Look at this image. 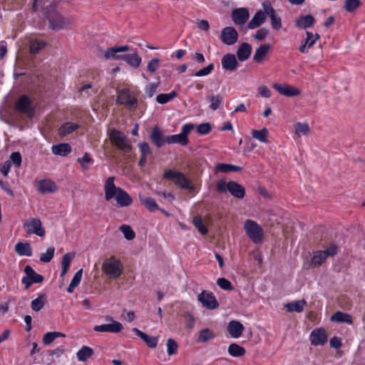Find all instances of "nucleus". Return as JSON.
<instances>
[{"mask_svg":"<svg viewBox=\"0 0 365 365\" xmlns=\"http://www.w3.org/2000/svg\"><path fill=\"white\" fill-rule=\"evenodd\" d=\"M115 177H109L104 184L105 200L110 201L115 198L120 207H128L133 203V199L123 188L116 187L114 183Z\"/></svg>","mask_w":365,"mask_h":365,"instance_id":"1","label":"nucleus"},{"mask_svg":"<svg viewBox=\"0 0 365 365\" xmlns=\"http://www.w3.org/2000/svg\"><path fill=\"white\" fill-rule=\"evenodd\" d=\"M43 11V15L49 21L50 28L53 30L66 29L73 22L72 18L65 17L58 13L53 4L44 7Z\"/></svg>","mask_w":365,"mask_h":365,"instance_id":"2","label":"nucleus"},{"mask_svg":"<svg viewBox=\"0 0 365 365\" xmlns=\"http://www.w3.org/2000/svg\"><path fill=\"white\" fill-rule=\"evenodd\" d=\"M101 269L110 279H116L123 274V265L119 259L112 256L104 260Z\"/></svg>","mask_w":365,"mask_h":365,"instance_id":"3","label":"nucleus"},{"mask_svg":"<svg viewBox=\"0 0 365 365\" xmlns=\"http://www.w3.org/2000/svg\"><path fill=\"white\" fill-rule=\"evenodd\" d=\"M216 190L219 193L229 191L233 197L237 199H242L245 196V189L235 181H230L227 183L223 180L218 181L216 185Z\"/></svg>","mask_w":365,"mask_h":365,"instance_id":"4","label":"nucleus"},{"mask_svg":"<svg viewBox=\"0 0 365 365\" xmlns=\"http://www.w3.org/2000/svg\"><path fill=\"white\" fill-rule=\"evenodd\" d=\"M108 135L111 144L118 149L126 153L132 150L133 147L130 140L123 133L113 129L110 131Z\"/></svg>","mask_w":365,"mask_h":365,"instance_id":"5","label":"nucleus"},{"mask_svg":"<svg viewBox=\"0 0 365 365\" xmlns=\"http://www.w3.org/2000/svg\"><path fill=\"white\" fill-rule=\"evenodd\" d=\"M244 229L247 237L255 244L263 241L264 231L262 227L255 221L247 220L245 222Z\"/></svg>","mask_w":365,"mask_h":365,"instance_id":"6","label":"nucleus"},{"mask_svg":"<svg viewBox=\"0 0 365 365\" xmlns=\"http://www.w3.org/2000/svg\"><path fill=\"white\" fill-rule=\"evenodd\" d=\"M163 178L172 180L179 187L194 190L195 187L191 185L190 182L185 178L182 173L175 171L174 170H168L163 174Z\"/></svg>","mask_w":365,"mask_h":365,"instance_id":"7","label":"nucleus"},{"mask_svg":"<svg viewBox=\"0 0 365 365\" xmlns=\"http://www.w3.org/2000/svg\"><path fill=\"white\" fill-rule=\"evenodd\" d=\"M337 246L335 244H331L327 250H319L314 252L311 264L314 267L321 266L328 257H333L337 252Z\"/></svg>","mask_w":365,"mask_h":365,"instance_id":"8","label":"nucleus"},{"mask_svg":"<svg viewBox=\"0 0 365 365\" xmlns=\"http://www.w3.org/2000/svg\"><path fill=\"white\" fill-rule=\"evenodd\" d=\"M15 110L31 118L34 115L35 109L32 106L31 98L26 95L20 96L15 103Z\"/></svg>","mask_w":365,"mask_h":365,"instance_id":"9","label":"nucleus"},{"mask_svg":"<svg viewBox=\"0 0 365 365\" xmlns=\"http://www.w3.org/2000/svg\"><path fill=\"white\" fill-rule=\"evenodd\" d=\"M24 228L28 235L35 234L43 237L46 234L42 222L38 218H30L24 224Z\"/></svg>","mask_w":365,"mask_h":365,"instance_id":"10","label":"nucleus"},{"mask_svg":"<svg viewBox=\"0 0 365 365\" xmlns=\"http://www.w3.org/2000/svg\"><path fill=\"white\" fill-rule=\"evenodd\" d=\"M117 103L131 108L137 105L138 100L130 90L123 88L118 91Z\"/></svg>","mask_w":365,"mask_h":365,"instance_id":"11","label":"nucleus"},{"mask_svg":"<svg viewBox=\"0 0 365 365\" xmlns=\"http://www.w3.org/2000/svg\"><path fill=\"white\" fill-rule=\"evenodd\" d=\"M197 299L204 307L208 309H215L219 307V303L212 292L203 290L197 296Z\"/></svg>","mask_w":365,"mask_h":365,"instance_id":"12","label":"nucleus"},{"mask_svg":"<svg viewBox=\"0 0 365 365\" xmlns=\"http://www.w3.org/2000/svg\"><path fill=\"white\" fill-rule=\"evenodd\" d=\"M270 3L269 1H264L262 4L263 9L258 11L255 16L252 17L251 21L248 23V28L254 29L260 26L266 20L267 16L269 15V12L267 11L266 4Z\"/></svg>","mask_w":365,"mask_h":365,"instance_id":"13","label":"nucleus"},{"mask_svg":"<svg viewBox=\"0 0 365 365\" xmlns=\"http://www.w3.org/2000/svg\"><path fill=\"white\" fill-rule=\"evenodd\" d=\"M238 39V33L236 29L231 26L224 28L221 31V41L228 46L235 44Z\"/></svg>","mask_w":365,"mask_h":365,"instance_id":"14","label":"nucleus"},{"mask_svg":"<svg viewBox=\"0 0 365 365\" xmlns=\"http://www.w3.org/2000/svg\"><path fill=\"white\" fill-rule=\"evenodd\" d=\"M106 320L113 323L95 326L93 330L97 332L119 333L123 329L122 324L113 321L112 317H107Z\"/></svg>","mask_w":365,"mask_h":365,"instance_id":"15","label":"nucleus"},{"mask_svg":"<svg viewBox=\"0 0 365 365\" xmlns=\"http://www.w3.org/2000/svg\"><path fill=\"white\" fill-rule=\"evenodd\" d=\"M310 341L314 346L324 345L327 341V335L324 329L319 328L313 330L310 334Z\"/></svg>","mask_w":365,"mask_h":365,"instance_id":"16","label":"nucleus"},{"mask_svg":"<svg viewBox=\"0 0 365 365\" xmlns=\"http://www.w3.org/2000/svg\"><path fill=\"white\" fill-rule=\"evenodd\" d=\"M232 19L237 25L245 24L250 17L249 11L245 8L235 9L232 11Z\"/></svg>","mask_w":365,"mask_h":365,"instance_id":"17","label":"nucleus"},{"mask_svg":"<svg viewBox=\"0 0 365 365\" xmlns=\"http://www.w3.org/2000/svg\"><path fill=\"white\" fill-rule=\"evenodd\" d=\"M273 88L281 95L293 97L300 94L299 89L294 88L289 85L287 84H278L275 83L273 85Z\"/></svg>","mask_w":365,"mask_h":365,"instance_id":"18","label":"nucleus"},{"mask_svg":"<svg viewBox=\"0 0 365 365\" xmlns=\"http://www.w3.org/2000/svg\"><path fill=\"white\" fill-rule=\"evenodd\" d=\"M243 324L238 321L232 320L229 322L227 329L232 338H239L244 331Z\"/></svg>","mask_w":365,"mask_h":365,"instance_id":"19","label":"nucleus"},{"mask_svg":"<svg viewBox=\"0 0 365 365\" xmlns=\"http://www.w3.org/2000/svg\"><path fill=\"white\" fill-rule=\"evenodd\" d=\"M222 68L226 71H233L238 66L237 61L234 54L227 53L222 58Z\"/></svg>","mask_w":365,"mask_h":365,"instance_id":"20","label":"nucleus"},{"mask_svg":"<svg viewBox=\"0 0 365 365\" xmlns=\"http://www.w3.org/2000/svg\"><path fill=\"white\" fill-rule=\"evenodd\" d=\"M271 49L270 44H262L258 47L253 56V61L257 63H262L264 61L269 50Z\"/></svg>","mask_w":365,"mask_h":365,"instance_id":"21","label":"nucleus"},{"mask_svg":"<svg viewBox=\"0 0 365 365\" xmlns=\"http://www.w3.org/2000/svg\"><path fill=\"white\" fill-rule=\"evenodd\" d=\"M130 48L128 45L110 47L105 51L104 56L108 60H118V53L129 51Z\"/></svg>","mask_w":365,"mask_h":365,"instance_id":"22","label":"nucleus"},{"mask_svg":"<svg viewBox=\"0 0 365 365\" xmlns=\"http://www.w3.org/2000/svg\"><path fill=\"white\" fill-rule=\"evenodd\" d=\"M138 147L140 151V158L138 161V165L143 168L147 163L148 157L152 155V151L148 143L146 142L139 143Z\"/></svg>","mask_w":365,"mask_h":365,"instance_id":"23","label":"nucleus"},{"mask_svg":"<svg viewBox=\"0 0 365 365\" xmlns=\"http://www.w3.org/2000/svg\"><path fill=\"white\" fill-rule=\"evenodd\" d=\"M267 7V11L269 12V16L271 20V24L274 29L279 30L282 28V20L281 18L276 15L275 11L273 9L271 3L265 4Z\"/></svg>","mask_w":365,"mask_h":365,"instance_id":"24","label":"nucleus"},{"mask_svg":"<svg viewBox=\"0 0 365 365\" xmlns=\"http://www.w3.org/2000/svg\"><path fill=\"white\" fill-rule=\"evenodd\" d=\"M37 189L42 194L54 192L57 190L55 183L50 180H40L38 182Z\"/></svg>","mask_w":365,"mask_h":365,"instance_id":"25","label":"nucleus"},{"mask_svg":"<svg viewBox=\"0 0 365 365\" xmlns=\"http://www.w3.org/2000/svg\"><path fill=\"white\" fill-rule=\"evenodd\" d=\"M252 53V46L248 43H242L237 51V56L240 61L248 59Z\"/></svg>","mask_w":365,"mask_h":365,"instance_id":"26","label":"nucleus"},{"mask_svg":"<svg viewBox=\"0 0 365 365\" xmlns=\"http://www.w3.org/2000/svg\"><path fill=\"white\" fill-rule=\"evenodd\" d=\"M315 21L314 17L311 14L299 16L296 20V26L302 29L311 27Z\"/></svg>","mask_w":365,"mask_h":365,"instance_id":"27","label":"nucleus"},{"mask_svg":"<svg viewBox=\"0 0 365 365\" xmlns=\"http://www.w3.org/2000/svg\"><path fill=\"white\" fill-rule=\"evenodd\" d=\"M150 138L158 148H161L166 143L162 131L157 126L153 128Z\"/></svg>","mask_w":365,"mask_h":365,"instance_id":"28","label":"nucleus"},{"mask_svg":"<svg viewBox=\"0 0 365 365\" xmlns=\"http://www.w3.org/2000/svg\"><path fill=\"white\" fill-rule=\"evenodd\" d=\"M133 331L142 339L150 348H155L158 344V339L155 336H149L145 333L141 331L138 328H133Z\"/></svg>","mask_w":365,"mask_h":365,"instance_id":"29","label":"nucleus"},{"mask_svg":"<svg viewBox=\"0 0 365 365\" xmlns=\"http://www.w3.org/2000/svg\"><path fill=\"white\" fill-rule=\"evenodd\" d=\"M307 304V302L304 299L293 301L289 302L284 305L288 312H297L300 313L303 312L304 307Z\"/></svg>","mask_w":365,"mask_h":365,"instance_id":"30","label":"nucleus"},{"mask_svg":"<svg viewBox=\"0 0 365 365\" xmlns=\"http://www.w3.org/2000/svg\"><path fill=\"white\" fill-rule=\"evenodd\" d=\"M51 150L54 155L66 156L71 152V147L68 143H60L53 145Z\"/></svg>","mask_w":365,"mask_h":365,"instance_id":"31","label":"nucleus"},{"mask_svg":"<svg viewBox=\"0 0 365 365\" xmlns=\"http://www.w3.org/2000/svg\"><path fill=\"white\" fill-rule=\"evenodd\" d=\"M216 336L215 332L208 329L205 328L199 331V335L197 339V343H206L210 340L215 339Z\"/></svg>","mask_w":365,"mask_h":365,"instance_id":"32","label":"nucleus"},{"mask_svg":"<svg viewBox=\"0 0 365 365\" xmlns=\"http://www.w3.org/2000/svg\"><path fill=\"white\" fill-rule=\"evenodd\" d=\"M252 136L254 139L262 143H268L269 130L266 128L261 130H252Z\"/></svg>","mask_w":365,"mask_h":365,"instance_id":"33","label":"nucleus"},{"mask_svg":"<svg viewBox=\"0 0 365 365\" xmlns=\"http://www.w3.org/2000/svg\"><path fill=\"white\" fill-rule=\"evenodd\" d=\"M15 251L21 256L31 257L32 249L29 243L18 242L15 245Z\"/></svg>","mask_w":365,"mask_h":365,"instance_id":"34","label":"nucleus"},{"mask_svg":"<svg viewBox=\"0 0 365 365\" xmlns=\"http://www.w3.org/2000/svg\"><path fill=\"white\" fill-rule=\"evenodd\" d=\"M24 272L26 277L30 279L34 283H41L43 281V277L36 273L29 265L25 267Z\"/></svg>","mask_w":365,"mask_h":365,"instance_id":"35","label":"nucleus"},{"mask_svg":"<svg viewBox=\"0 0 365 365\" xmlns=\"http://www.w3.org/2000/svg\"><path fill=\"white\" fill-rule=\"evenodd\" d=\"M207 100L210 103L209 108L212 110H216L222 102V97L220 95L210 93L207 96Z\"/></svg>","mask_w":365,"mask_h":365,"instance_id":"36","label":"nucleus"},{"mask_svg":"<svg viewBox=\"0 0 365 365\" xmlns=\"http://www.w3.org/2000/svg\"><path fill=\"white\" fill-rule=\"evenodd\" d=\"M215 170L218 172L227 173L230 172H240L242 170V168L237 165L226 163H218L215 166Z\"/></svg>","mask_w":365,"mask_h":365,"instance_id":"37","label":"nucleus"},{"mask_svg":"<svg viewBox=\"0 0 365 365\" xmlns=\"http://www.w3.org/2000/svg\"><path fill=\"white\" fill-rule=\"evenodd\" d=\"M165 141L168 144L178 143L181 145H187L189 143V139L184 138L181 133L177 135H169L165 138Z\"/></svg>","mask_w":365,"mask_h":365,"instance_id":"38","label":"nucleus"},{"mask_svg":"<svg viewBox=\"0 0 365 365\" xmlns=\"http://www.w3.org/2000/svg\"><path fill=\"white\" fill-rule=\"evenodd\" d=\"M228 354L233 357H240L245 354V349L237 344H231L227 349Z\"/></svg>","mask_w":365,"mask_h":365,"instance_id":"39","label":"nucleus"},{"mask_svg":"<svg viewBox=\"0 0 365 365\" xmlns=\"http://www.w3.org/2000/svg\"><path fill=\"white\" fill-rule=\"evenodd\" d=\"M75 256V253L68 252L63 255L62 261H61V277H63L68 272L69 269L70 264Z\"/></svg>","mask_w":365,"mask_h":365,"instance_id":"40","label":"nucleus"},{"mask_svg":"<svg viewBox=\"0 0 365 365\" xmlns=\"http://www.w3.org/2000/svg\"><path fill=\"white\" fill-rule=\"evenodd\" d=\"M78 128V125L71 122L63 123L58 129V133L61 137H64Z\"/></svg>","mask_w":365,"mask_h":365,"instance_id":"41","label":"nucleus"},{"mask_svg":"<svg viewBox=\"0 0 365 365\" xmlns=\"http://www.w3.org/2000/svg\"><path fill=\"white\" fill-rule=\"evenodd\" d=\"M331 320L338 322H346L349 324H351L353 322L352 317L350 314L343 313L341 312H336V313H334L331 316Z\"/></svg>","mask_w":365,"mask_h":365,"instance_id":"42","label":"nucleus"},{"mask_svg":"<svg viewBox=\"0 0 365 365\" xmlns=\"http://www.w3.org/2000/svg\"><path fill=\"white\" fill-rule=\"evenodd\" d=\"M93 354V350L87 346H83L78 352L77 357L81 361H85Z\"/></svg>","mask_w":365,"mask_h":365,"instance_id":"43","label":"nucleus"},{"mask_svg":"<svg viewBox=\"0 0 365 365\" xmlns=\"http://www.w3.org/2000/svg\"><path fill=\"white\" fill-rule=\"evenodd\" d=\"M46 302V298L44 294H40L36 299L31 303V309L34 312H39L42 309Z\"/></svg>","mask_w":365,"mask_h":365,"instance_id":"44","label":"nucleus"},{"mask_svg":"<svg viewBox=\"0 0 365 365\" xmlns=\"http://www.w3.org/2000/svg\"><path fill=\"white\" fill-rule=\"evenodd\" d=\"M294 133L297 137L302 135H308L310 133V128L307 123H297L294 125Z\"/></svg>","mask_w":365,"mask_h":365,"instance_id":"45","label":"nucleus"},{"mask_svg":"<svg viewBox=\"0 0 365 365\" xmlns=\"http://www.w3.org/2000/svg\"><path fill=\"white\" fill-rule=\"evenodd\" d=\"M125 62L133 68H138L141 63L142 58L138 53L128 54Z\"/></svg>","mask_w":365,"mask_h":365,"instance_id":"46","label":"nucleus"},{"mask_svg":"<svg viewBox=\"0 0 365 365\" xmlns=\"http://www.w3.org/2000/svg\"><path fill=\"white\" fill-rule=\"evenodd\" d=\"M83 276V269H79L73 277L68 287L67 288V292L69 293H72L74 289L79 284L81 278Z\"/></svg>","mask_w":365,"mask_h":365,"instance_id":"47","label":"nucleus"},{"mask_svg":"<svg viewBox=\"0 0 365 365\" xmlns=\"http://www.w3.org/2000/svg\"><path fill=\"white\" fill-rule=\"evenodd\" d=\"M46 43L39 40H31L29 42L30 53L31 54H36L39 52L40 50L44 48Z\"/></svg>","mask_w":365,"mask_h":365,"instance_id":"48","label":"nucleus"},{"mask_svg":"<svg viewBox=\"0 0 365 365\" xmlns=\"http://www.w3.org/2000/svg\"><path fill=\"white\" fill-rule=\"evenodd\" d=\"M177 95V93L174 91L170 93H160L157 96L156 101L160 104H165L175 98Z\"/></svg>","mask_w":365,"mask_h":365,"instance_id":"49","label":"nucleus"},{"mask_svg":"<svg viewBox=\"0 0 365 365\" xmlns=\"http://www.w3.org/2000/svg\"><path fill=\"white\" fill-rule=\"evenodd\" d=\"M140 202L150 212H154L159 209L155 200L152 197L141 198Z\"/></svg>","mask_w":365,"mask_h":365,"instance_id":"50","label":"nucleus"},{"mask_svg":"<svg viewBox=\"0 0 365 365\" xmlns=\"http://www.w3.org/2000/svg\"><path fill=\"white\" fill-rule=\"evenodd\" d=\"M192 223L202 235H205L207 234L208 230L204 225L202 217L200 216H195L192 220Z\"/></svg>","mask_w":365,"mask_h":365,"instance_id":"51","label":"nucleus"},{"mask_svg":"<svg viewBox=\"0 0 365 365\" xmlns=\"http://www.w3.org/2000/svg\"><path fill=\"white\" fill-rule=\"evenodd\" d=\"M320 38V36L318 34L314 35L309 31L306 32V38L302 42L308 46V48H311L316 43L317 40Z\"/></svg>","mask_w":365,"mask_h":365,"instance_id":"52","label":"nucleus"},{"mask_svg":"<svg viewBox=\"0 0 365 365\" xmlns=\"http://www.w3.org/2000/svg\"><path fill=\"white\" fill-rule=\"evenodd\" d=\"M119 230L123 232L124 237L128 240H132L135 237V232L129 225H123L119 227Z\"/></svg>","mask_w":365,"mask_h":365,"instance_id":"53","label":"nucleus"},{"mask_svg":"<svg viewBox=\"0 0 365 365\" xmlns=\"http://www.w3.org/2000/svg\"><path fill=\"white\" fill-rule=\"evenodd\" d=\"M55 248L54 247H50L47 249L45 253H42L40 256V261L44 263L51 262L54 256Z\"/></svg>","mask_w":365,"mask_h":365,"instance_id":"54","label":"nucleus"},{"mask_svg":"<svg viewBox=\"0 0 365 365\" xmlns=\"http://www.w3.org/2000/svg\"><path fill=\"white\" fill-rule=\"evenodd\" d=\"M167 352L168 355H174L177 353L178 349V343L173 339H168L166 343Z\"/></svg>","mask_w":365,"mask_h":365,"instance_id":"55","label":"nucleus"},{"mask_svg":"<svg viewBox=\"0 0 365 365\" xmlns=\"http://www.w3.org/2000/svg\"><path fill=\"white\" fill-rule=\"evenodd\" d=\"M361 5L359 0H346L344 4L345 9L349 12H352L359 8Z\"/></svg>","mask_w":365,"mask_h":365,"instance_id":"56","label":"nucleus"},{"mask_svg":"<svg viewBox=\"0 0 365 365\" xmlns=\"http://www.w3.org/2000/svg\"><path fill=\"white\" fill-rule=\"evenodd\" d=\"M160 59L158 58H155L151 59L148 63L147 66V69L148 72L153 73H155L158 68L160 67Z\"/></svg>","mask_w":365,"mask_h":365,"instance_id":"57","label":"nucleus"},{"mask_svg":"<svg viewBox=\"0 0 365 365\" xmlns=\"http://www.w3.org/2000/svg\"><path fill=\"white\" fill-rule=\"evenodd\" d=\"M217 284L222 289L228 290V291L233 289V287H232L231 282L225 278H223V277L219 278L217 280Z\"/></svg>","mask_w":365,"mask_h":365,"instance_id":"58","label":"nucleus"},{"mask_svg":"<svg viewBox=\"0 0 365 365\" xmlns=\"http://www.w3.org/2000/svg\"><path fill=\"white\" fill-rule=\"evenodd\" d=\"M93 159L89 156V155L86 153L83 158H78V162L80 163L82 168L85 170L89 169L88 163H91Z\"/></svg>","mask_w":365,"mask_h":365,"instance_id":"59","label":"nucleus"},{"mask_svg":"<svg viewBox=\"0 0 365 365\" xmlns=\"http://www.w3.org/2000/svg\"><path fill=\"white\" fill-rule=\"evenodd\" d=\"M212 127L209 123H204L197 127V132L200 135H207L211 131Z\"/></svg>","mask_w":365,"mask_h":365,"instance_id":"60","label":"nucleus"},{"mask_svg":"<svg viewBox=\"0 0 365 365\" xmlns=\"http://www.w3.org/2000/svg\"><path fill=\"white\" fill-rule=\"evenodd\" d=\"M214 68L213 63H210L206 67L199 70L195 73V76L201 77L210 74Z\"/></svg>","mask_w":365,"mask_h":365,"instance_id":"61","label":"nucleus"},{"mask_svg":"<svg viewBox=\"0 0 365 365\" xmlns=\"http://www.w3.org/2000/svg\"><path fill=\"white\" fill-rule=\"evenodd\" d=\"M268 34H269L268 29H267L265 28H262V29H259L258 31H257V32L255 33L254 36L257 40L262 41L263 39H264L267 37Z\"/></svg>","mask_w":365,"mask_h":365,"instance_id":"62","label":"nucleus"},{"mask_svg":"<svg viewBox=\"0 0 365 365\" xmlns=\"http://www.w3.org/2000/svg\"><path fill=\"white\" fill-rule=\"evenodd\" d=\"M56 339V337L53 334V331L47 332L43 336V343L45 345H49L51 344L54 340Z\"/></svg>","mask_w":365,"mask_h":365,"instance_id":"63","label":"nucleus"},{"mask_svg":"<svg viewBox=\"0 0 365 365\" xmlns=\"http://www.w3.org/2000/svg\"><path fill=\"white\" fill-rule=\"evenodd\" d=\"M194 128L195 125L192 123L185 124V125L182 126V131L180 133L184 138H188L187 135L191 132V130L194 129Z\"/></svg>","mask_w":365,"mask_h":365,"instance_id":"64","label":"nucleus"}]
</instances>
